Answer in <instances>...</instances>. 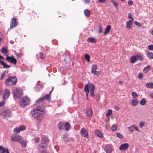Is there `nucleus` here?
<instances>
[{
	"label": "nucleus",
	"instance_id": "774afa93",
	"mask_svg": "<svg viewBox=\"0 0 153 153\" xmlns=\"http://www.w3.org/2000/svg\"><path fill=\"white\" fill-rule=\"evenodd\" d=\"M86 92V98H87V100H88V93H88L87 91H85Z\"/></svg>",
	"mask_w": 153,
	"mask_h": 153
},
{
	"label": "nucleus",
	"instance_id": "603ef678",
	"mask_svg": "<svg viewBox=\"0 0 153 153\" xmlns=\"http://www.w3.org/2000/svg\"><path fill=\"white\" fill-rule=\"evenodd\" d=\"M148 49L149 50L152 51L153 50V45H149L148 47Z\"/></svg>",
	"mask_w": 153,
	"mask_h": 153
},
{
	"label": "nucleus",
	"instance_id": "3c124183",
	"mask_svg": "<svg viewBox=\"0 0 153 153\" xmlns=\"http://www.w3.org/2000/svg\"><path fill=\"white\" fill-rule=\"evenodd\" d=\"M5 71H4L1 75V79H3V78L4 77V76H5L6 75V73H5Z\"/></svg>",
	"mask_w": 153,
	"mask_h": 153
},
{
	"label": "nucleus",
	"instance_id": "864d4df0",
	"mask_svg": "<svg viewBox=\"0 0 153 153\" xmlns=\"http://www.w3.org/2000/svg\"><path fill=\"white\" fill-rule=\"evenodd\" d=\"M40 138L39 137H36L35 139V142L38 143L39 142Z\"/></svg>",
	"mask_w": 153,
	"mask_h": 153
},
{
	"label": "nucleus",
	"instance_id": "2eb2a0df",
	"mask_svg": "<svg viewBox=\"0 0 153 153\" xmlns=\"http://www.w3.org/2000/svg\"><path fill=\"white\" fill-rule=\"evenodd\" d=\"M41 143L47 144L48 143L49 140L47 137L45 136H43L41 137Z\"/></svg>",
	"mask_w": 153,
	"mask_h": 153
},
{
	"label": "nucleus",
	"instance_id": "9d476101",
	"mask_svg": "<svg viewBox=\"0 0 153 153\" xmlns=\"http://www.w3.org/2000/svg\"><path fill=\"white\" fill-rule=\"evenodd\" d=\"M10 92L9 90L5 89L3 94V98L4 100L7 98L10 95Z\"/></svg>",
	"mask_w": 153,
	"mask_h": 153
},
{
	"label": "nucleus",
	"instance_id": "aec40b11",
	"mask_svg": "<svg viewBox=\"0 0 153 153\" xmlns=\"http://www.w3.org/2000/svg\"><path fill=\"white\" fill-rule=\"evenodd\" d=\"M151 70L150 66V65H148L147 66L145 67L143 71L145 73H146L149 71Z\"/></svg>",
	"mask_w": 153,
	"mask_h": 153
},
{
	"label": "nucleus",
	"instance_id": "8fccbe9b",
	"mask_svg": "<svg viewBox=\"0 0 153 153\" xmlns=\"http://www.w3.org/2000/svg\"><path fill=\"white\" fill-rule=\"evenodd\" d=\"M143 74L141 73H139L138 76V78L140 79H142L143 78Z\"/></svg>",
	"mask_w": 153,
	"mask_h": 153
},
{
	"label": "nucleus",
	"instance_id": "bf43d9fd",
	"mask_svg": "<svg viewBox=\"0 0 153 153\" xmlns=\"http://www.w3.org/2000/svg\"><path fill=\"white\" fill-rule=\"evenodd\" d=\"M110 29H105V30L104 32V34L105 35H106L108 34V33L110 31Z\"/></svg>",
	"mask_w": 153,
	"mask_h": 153
},
{
	"label": "nucleus",
	"instance_id": "a878e982",
	"mask_svg": "<svg viewBox=\"0 0 153 153\" xmlns=\"http://www.w3.org/2000/svg\"><path fill=\"white\" fill-rule=\"evenodd\" d=\"M63 139L65 142H68L69 140L68 136L67 134H64L63 136Z\"/></svg>",
	"mask_w": 153,
	"mask_h": 153
},
{
	"label": "nucleus",
	"instance_id": "49530a36",
	"mask_svg": "<svg viewBox=\"0 0 153 153\" xmlns=\"http://www.w3.org/2000/svg\"><path fill=\"white\" fill-rule=\"evenodd\" d=\"M117 136L120 139L123 138V135L120 133H117Z\"/></svg>",
	"mask_w": 153,
	"mask_h": 153
},
{
	"label": "nucleus",
	"instance_id": "a18cd8bd",
	"mask_svg": "<svg viewBox=\"0 0 153 153\" xmlns=\"http://www.w3.org/2000/svg\"><path fill=\"white\" fill-rule=\"evenodd\" d=\"M134 23L135 25L139 26L140 27L142 25V24L138 22L137 21H135Z\"/></svg>",
	"mask_w": 153,
	"mask_h": 153
},
{
	"label": "nucleus",
	"instance_id": "6e6552de",
	"mask_svg": "<svg viewBox=\"0 0 153 153\" xmlns=\"http://www.w3.org/2000/svg\"><path fill=\"white\" fill-rule=\"evenodd\" d=\"M47 146V145L46 144L40 143L38 146V149L40 151L43 152Z\"/></svg>",
	"mask_w": 153,
	"mask_h": 153
},
{
	"label": "nucleus",
	"instance_id": "423d86ee",
	"mask_svg": "<svg viewBox=\"0 0 153 153\" xmlns=\"http://www.w3.org/2000/svg\"><path fill=\"white\" fill-rule=\"evenodd\" d=\"M10 111L9 109H6L3 111L0 115L4 118L9 117L10 115Z\"/></svg>",
	"mask_w": 153,
	"mask_h": 153
},
{
	"label": "nucleus",
	"instance_id": "c9c22d12",
	"mask_svg": "<svg viewBox=\"0 0 153 153\" xmlns=\"http://www.w3.org/2000/svg\"><path fill=\"white\" fill-rule=\"evenodd\" d=\"M6 149H4L2 146H0V153H5Z\"/></svg>",
	"mask_w": 153,
	"mask_h": 153
},
{
	"label": "nucleus",
	"instance_id": "7ed1b4c3",
	"mask_svg": "<svg viewBox=\"0 0 153 153\" xmlns=\"http://www.w3.org/2000/svg\"><path fill=\"white\" fill-rule=\"evenodd\" d=\"M30 103V100L27 97H23L20 100L19 104L22 107L28 105Z\"/></svg>",
	"mask_w": 153,
	"mask_h": 153
},
{
	"label": "nucleus",
	"instance_id": "f3484780",
	"mask_svg": "<svg viewBox=\"0 0 153 153\" xmlns=\"http://www.w3.org/2000/svg\"><path fill=\"white\" fill-rule=\"evenodd\" d=\"M70 125L69 123L66 122L64 125V129L66 131H68L70 129Z\"/></svg>",
	"mask_w": 153,
	"mask_h": 153
},
{
	"label": "nucleus",
	"instance_id": "37998d69",
	"mask_svg": "<svg viewBox=\"0 0 153 153\" xmlns=\"http://www.w3.org/2000/svg\"><path fill=\"white\" fill-rule=\"evenodd\" d=\"M4 36L1 32H0V42H2L4 41Z\"/></svg>",
	"mask_w": 153,
	"mask_h": 153
},
{
	"label": "nucleus",
	"instance_id": "39448f33",
	"mask_svg": "<svg viewBox=\"0 0 153 153\" xmlns=\"http://www.w3.org/2000/svg\"><path fill=\"white\" fill-rule=\"evenodd\" d=\"M13 93L14 96L17 98L20 97L23 94L22 91L17 88L14 90L13 91Z\"/></svg>",
	"mask_w": 153,
	"mask_h": 153
},
{
	"label": "nucleus",
	"instance_id": "7c9ffc66",
	"mask_svg": "<svg viewBox=\"0 0 153 153\" xmlns=\"http://www.w3.org/2000/svg\"><path fill=\"white\" fill-rule=\"evenodd\" d=\"M112 113V111L111 109H109L108 112L106 114V116L107 117H109Z\"/></svg>",
	"mask_w": 153,
	"mask_h": 153
},
{
	"label": "nucleus",
	"instance_id": "c756f323",
	"mask_svg": "<svg viewBox=\"0 0 153 153\" xmlns=\"http://www.w3.org/2000/svg\"><path fill=\"white\" fill-rule=\"evenodd\" d=\"M84 13L87 17H88L90 15V12L88 10L86 9L84 11Z\"/></svg>",
	"mask_w": 153,
	"mask_h": 153
},
{
	"label": "nucleus",
	"instance_id": "4d7b16f0",
	"mask_svg": "<svg viewBox=\"0 0 153 153\" xmlns=\"http://www.w3.org/2000/svg\"><path fill=\"white\" fill-rule=\"evenodd\" d=\"M92 73L94 74L96 76H98L100 75V73L99 72L96 71Z\"/></svg>",
	"mask_w": 153,
	"mask_h": 153
},
{
	"label": "nucleus",
	"instance_id": "20e7f679",
	"mask_svg": "<svg viewBox=\"0 0 153 153\" xmlns=\"http://www.w3.org/2000/svg\"><path fill=\"white\" fill-rule=\"evenodd\" d=\"M89 88L90 89V91L94 90L95 88V86L92 83H89L88 84H86L85 85L84 90L85 91H87L88 93H89Z\"/></svg>",
	"mask_w": 153,
	"mask_h": 153
},
{
	"label": "nucleus",
	"instance_id": "de8ad7c7",
	"mask_svg": "<svg viewBox=\"0 0 153 153\" xmlns=\"http://www.w3.org/2000/svg\"><path fill=\"white\" fill-rule=\"evenodd\" d=\"M117 125H114L112 126V130L113 131H115L116 130L117 128Z\"/></svg>",
	"mask_w": 153,
	"mask_h": 153
},
{
	"label": "nucleus",
	"instance_id": "e433bc0d",
	"mask_svg": "<svg viewBox=\"0 0 153 153\" xmlns=\"http://www.w3.org/2000/svg\"><path fill=\"white\" fill-rule=\"evenodd\" d=\"M12 57H13V56H7L6 58V59L8 62H11V61H12Z\"/></svg>",
	"mask_w": 153,
	"mask_h": 153
},
{
	"label": "nucleus",
	"instance_id": "cd10ccee",
	"mask_svg": "<svg viewBox=\"0 0 153 153\" xmlns=\"http://www.w3.org/2000/svg\"><path fill=\"white\" fill-rule=\"evenodd\" d=\"M146 86V87L148 88H153V83H147Z\"/></svg>",
	"mask_w": 153,
	"mask_h": 153
},
{
	"label": "nucleus",
	"instance_id": "a19ab883",
	"mask_svg": "<svg viewBox=\"0 0 153 153\" xmlns=\"http://www.w3.org/2000/svg\"><path fill=\"white\" fill-rule=\"evenodd\" d=\"M20 131H23L26 129V128L24 126H22L19 127Z\"/></svg>",
	"mask_w": 153,
	"mask_h": 153
},
{
	"label": "nucleus",
	"instance_id": "6ab92c4d",
	"mask_svg": "<svg viewBox=\"0 0 153 153\" xmlns=\"http://www.w3.org/2000/svg\"><path fill=\"white\" fill-rule=\"evenodd\" d=\"M8 52L7 49L6 48L4 47L1 49V52L4 55H6L7 56H8L7 54Z\"/></svg>",
	"mask_w": 153,
	"mask_h": 153
},
{
	"label": "nucleus",
	"instance_id": "f03ea898",
	"mask_svg": "<svg viewBox=\"0 0 153 153\" xmlns=\"http://www.w3.org/2000/svg\"><path fill=\"white\" fill-rule=\"evenodd\" d=\"M17 79L16 76L8 77L5 81L4 83L6 85L11 86L15 85L17 82Z\"/></svg>",
	"mask_w": 153,
	"mask_h": 153
},
{
	"label": "nucleus",
	"instance_id": "4468645a",
	"mask_svg": "<svg viewBox=\"0 0 153 153\" xmlns=\"http://www.w3.org/2000/svg\"><path fill=\"white\" fill-rule=\"evenodd\" d=\"M86 113L87 116L91 117L93 114V111L91 108H87L86 110Z\"/></svg>",
	"mask_w": 153,
	"mask_h": 153
},
{
	"label": "nucleus",
	"instance_id": "f704fd0d",
	"mask_svg": "<svg viewBox=\"0 0 153 153\" xmlns=\"http://www.w3.org/2000/svg\"><path fill=\"white\" fill-rule=\"evenodd\" d=\"M111 1L115 7H118V4L117 2H116L115 0H111Z\"/></svg>",
	"mask_w": 153,
	"mask_h": 153
},
{
	"label": "nucleus",
	"instance_id": "6e6d98bb",
	"mask_svg": "<svg viewBox=\"0 0 153 153\" xmlns=\"http://www.w3.org/2000/svg\"><path fill=\"white\" fill-rule=\"evenodd\" d=\"M145 125V123L143 122H141L140 123V126L141 128H142Z\"/></svg>",
	"mask_w": 153,
	"mask_h": 153
},
{
	"label": "nucleus",
	"instance_id": "ea45409f",
	"mask_svg": "<svg viewBox=\"0 0 153 153\" xmlns=\"http://www.w3.org/2000/svg\"><path fill=\"white\" fill-rule=\"evenodd\" d=\"M128 17L129 18L131 19V20H131V21H133L134 20V19L132 16V15L131 13H129L128 14Z\"/></svg>",
	"mask_w": 153,
	"mask_h": 153
},
{
	"label": "nucleus",
	"instance_id": "0eeeda50",
	"mask_svg": "<svg viewBox=\"0 0 153 153\" xmlns=\"http://www.w3.org/2000/svg\"><path fill=\"white\" fill-rule=\"evenodd\" d=\"M18 22L17 18L15 17L11 19L10 24V29L14 28L17 25Z\"/></svg>",
	"mask_w": 153,
	"mask_h": 153
},
{
	"label": "nucleus",
	"instance_id": "e2e57ef3",
	"mask_svg": "<svg viewBox=\"0 0 153 153\" xmlns=\"http://www.w3.org/2000/svg\"><path fill=\"white\" fill-rule=\"evenodd\" d=\"M133 125L134 126H133L134 129H135L136 131H140V130L136 127L134 125Z\"/></svg>",
	"mask_w": 153,
	"mask_h": 153
},
{
	"label": "nucleus",
	"instance_id": "f8f14e48",
	"mask_svg": "<svg viewBox=\"0 0 153 153\" xmlns=\"http://www.w3.org/2000/svg\"><path fill=\"white\" fill-rule=\"evenodd\" d=\"M129 147V145L128 143H126L121 145L119 149L120 150H126Z\"/></svg>",
	"mask_w": 153,
	"mask_h": 153
},
{
	"label": "nucleus",
	"instance_id": "bb28decb",
	"mask_svg": "<svg viewBox=\"0 0 153 153\" xmlns=\"http://www.w3.org/2000/svg\"><path fill=\"white\" fill-rule=\"evenodd\" d=\"M84 57L85 59L88 62H90V57L89 55L87 54H85L84 55Z\"/></svg>",
	"mask_w": 153,
	"mask_h": 153
},
{
	"label": "nucleus",
	"instance_id": "412c9836",
	"mask_svg": "<svg viewBox=\"0 0 153 153\" xmlns=\"http://www.w3.org/2000/svg\"><path fill=\"white\" fill-rule=\"evenodd\" d=\"M138 101L137 100V99H135L134 100H133L132 101V104L134 106H136L137 104H138Z\"/></svg>",
	"mask_w": 153,
	"mask_h": 153
},
{
	"label": "nucleus",
	"instance_id": "338daca9",
	"mask_svg": "<svg viewBox=\"0 0 153 153\" xmlns=\"http://www.w3.org/2000/svg\"><path fill=\"white\" fill-rule=\"evenodd\" d=\"M111 26L110 25H108L107 26L105 29H111Z\"/></svg>",
	"mask_w": 153,
	"mask_h": 153
},
{
	"label": "nucleus",
	"instance_id": "1a4fd4ad",
	"mask_svg": "<svg viewBox=\"0 0 153 153\" xmlns=\"http://www.w3.org/2000/svg\"><path fill=\"white\" fill-rule=\"evenodd\" d=\"M21 139L22 137L19 135H12L11 137V140L14 142H20L21 140Z\"/></svg>",
	"mask_w": 153,
	"mask_h": 153
},
{
	"label": "nucleus",
	"instance_id": "79ce46f5",
	"mask_svg": "<svg viewBox=\"0 0 153 153\" xmlns=\"http://www.w3.org/2000/svg\"><path fill=\"white\" fill-rule=\"evenodd\" d=\"M132 95L133 96V98H136L137 96V94L135 92H133L132 93Z\"/></svg>",
	"mask_w": 153,
	"mask_h": 153
},
{
	"label": "nucleus",
	"instance_id": "2f4dec72",
	"mask_svg": "<svg viewBox=\"0 0 153 153\" xmlns=\"http://www.w3.org/2000/svg\"><path fill=\"white\" fill-rule=\"evenodd\" d=\"M133 125H132L131 126H129V127H128V130H129L130 132H131V133H133V132H134V131H133Z\"/></svg>",
	"mask_w": 153,
	"mask_h": 153
},
{
	"label": "nucleus",
	"instance_id": "0e129e2a",
	"mask_svg": "<svg viewBox=\"0 0 153 153\" xmlns=\"http://www.w3.org/2000/svg\"><path fill=\"white\" fill-rule=\"evenodd\" d=\"M106 0H98L99 2H101L103 3H105L106 2Z\"/></svg>",
	"mask_w": 153,
	"mask_h": 153
},
{
	"label": "nucleus",
	"instance_id": "052dcab7",
	"mask_svg": "<svg viewBox=\"0 0 153 153\" xmlns=\"http://www.w3.org/2000/svg\"><path fill=\"white\" fill-rule=\"evenodd\" d=\"M85 4H88L89 3L90 0H83Z\"/></svg>",
	"mask_w": 153,
	"mask_h": 153
},
{
	"label": "nucleus",
	"instance_id": "c85d7f7f",
	"mask_svg": "<svg viewBox=\"0 0 153 153\" xmlns=\"http://www.w3.org/2000/svg\"><path fill=\"white\" fill-rule=\"evenodd\" d=\"M147 56L149 59H153V53L151 52L147 54Z\"/></svg>",
	"mask_w": 153,
	"mask_h": 153
},
{
	"label": "nucleus",
	"instance_id": "dca6fc26",
	"mask_svg": "<svg viewBox=\"0 0 153 153\" xmlns=\"http://www.w3.org/2000/svg\"><path fill=\"white\" fill-rule=\"evenodd\" d=\"M58 127L59 130H63L64 128V123L62 122H60L58 125Z\"/></svg>",
	"mask_w": 153,
	"mask_h": 153
},
{
	"label": "nucleus",
	"instance_id": "5fc2aeb1",
	"mask_svg": "<svg viewBox=\"0 0 153 153\" xmlns=\"http://www.w3.org/2000/svg\"><path fill=\"white\" fill-rule=\"evenodd\" d=\"M39 54L40 55V57L41 58L43 59L45 58V57L43 55V53L42 52H40L39 53Z\"/></svg>",
	"mask_w": 153,
	"mask_h": 153
},
{
	"label": "nucleus",
	"instance_id": "473e14b6",
	"mask_svg": "<svg viewBox=\"0 0 153 153\" xmlns=\"http://www.w3.org/2000/svg\"><path fill=\"white\" fill-rule=\"evenodd\" d=\"M146 102L144 98L142 99L140 101V104L142 105H144L146 103Z\"/></svg>",
	"mask_w": 153,
	"mask_h": 153
},
{
	"label": "nucleus",
	"instance_id": "58836bf2",
	"mask_svg": "<svg viewBox=\"0 0 153 153\" xmlns=\"http://www.w3.org/2000/svg\"><path fill=\"white\" fill-rule=\"evenodd\" d=\"M11 63H13L14 65H15L17 63V60L13 56Z\"/></svg>",
	"mask_w": 153,
	"mask_h": 153
},
{
	"label": "nucleus",
	"instance_id": "72a5a7b5",
	"mask_svg": "<svg viewBox=\"0 0 153 153\" xmlns=\"http://www.w3.org/2000/svg\"><path fill=\"white\" fill-rule=\"evenodd\" d=\"M136 56L137 61H141L143 59V57L142 56L139 55H136Z\"/></svg>",
	"mask_w": 153,
	"mask_h": 153
},
{
	"label": "nucleus",
	"instance_id": "5701e85b",
	"mask_svg": "<svg viewBox=\"0 0 153 153\" xmlns=\"http://www.w3.org/2000/svg\"><path fill=\"white\" fill-rule=\"evenodd\" d=\"M95 133L98 136L100 137H103L102 134L98 130L96 131Z\"/></svg>",
	"mask_w": 153,
	"mask_h": 153
},
{
	"label": "nucleus",
	"instance_id": "4c0bfd02",
	"mask_svg": "<svg viewBox=\"0 0 153 153\" xmlns=\"http://www.w3.org/2000/svg\"><path fill=\"white\" fill-rule=\"evenodd\" d=\"M20 143L22 146L23 147H25L27 145V143L25 141H20Z\"/></svg>",
	"mask_w": 153,
	"mask_h": 153
},
{
	"label": "nucleus",
	"instance_id": "ddd939ff",
	"mask_svg": "<svg viewBox=\"0 0 153 153\" xmlns=\"http://www.w3.org/2000/svg\"><path fill=\"white\" fill-rule=\"evenodd\" d=\"M112 150V147L109 145H106L104 148V150L106 153H111Z\"/></svg>",
	"mask_w": 153,
	"mask_h": 153
},
{
	"label": "nucleus",
	"instance_id": "c03bdc74",
	"mask_svg": "<svg viewBox=\"0 0 153 153\" xmlns=\"http://www.w3.org/2000/svg\"><path fill=\"white\" fill-rule=\"evenodd\" d=\"M13 131L14 132L17 133H19L20 132L19 129V128H14Z\"/></svg>",
	"mask_w": 153,
	"mask_h": 153
},
{
	"label": "nucleus",
	"instance_id": "b1692460",
	"mask_svg": "<svg viewBox=\"0 0 153 153\" xmlns=\"http://www.w3.org/2000/svg\"><path fill=\"white\" fill-rule=\"evenodd\" d=\"M97 66L96 65H92V69L91 70V73H92L94 71H96L97 69Z\"/></svg>",
	"mask_w": 153,
	"mask_h": 153
},
{
	"label": "nucleus",
	"instance_id": "a211bd4d",
	"mask_svg": "<svg viewBox=\"0 0 153 153\" xmlns=\"http://www.w3.org/2000/svg\"><path fill=\"white\" fill-rule=\"evenodd\" d=\"M87 41L88 42H90L91 43H96L97 42V40L94 38L91 37L88 39Z\"/></svg>",
	"mask_w": 153,
	"mask_h": 153
},
{
	"label": "nucleus",
	"instance_id": "393cba45",
	"mask_svg": "<svg viewBox=\"0 0 153 153\" xmlns=\"http://www.w3.org/2000/svg\"><path fill=\"white\" fill-rule=\"evenodd\" d=\"M131 62L132 63H134L137 61L136 57V56H132L131 58Z\"/></svg>",
	"mask_w": 153,
	"mask_h": 153
},
{
	"label": "nucleus",
	"instance_id": "69168bd1",
	"mask_svg": "<svg viewBox=\"0 0 153 153\" xmlns=\"http://www.w3.org/2000/svg\"><path fill=\"white\" fill-rule=\"evenodd\" d=\"M114 108H115V109L117 111L119 110L120 109L119 107H118L117 106H115L114 107Z\"/></svg>",
	"mask_w": 153,
	"mask_h": 153
},
{
	"label": "nucleus",
	"instance_id": "13d9d810",
	"mask_svg": "<svg viewBox=\"0 0 153 153\" xmlns=\"http://www.w3.org/2000/svg\"><path fill=\"white\" fill-rule=\"evenodd\" d=\"M133 4V2L132 0L129 1L128 2V4L129 6H132Z\"/></svg>",
	"mask_w": 153,
	"mask_h": 153
},
{
	"label": "nucleus",
	"instance_id": "4be33fe9",
	"mask_svg": "<svg viewBox=\"0 0 153 153\" xmlns=\"http://www.w3.org/2000/svg\"><path fill=\"white\" fill-rule=\"evenodd\" d=\"M132 21L131 20H129L126 24L127 27L128 28H131L132 26Z\"/></svg>",
	"mask_w": 153,
	"mask_h": 153
},
{
	"label": "nucleus",
	"instance_id": "f257e3e1",
	"mask_svg": "<svg viewBox=\"0 0 153 153\" xmlns=\"http://www.w3.org/2000/svg\"><path fill=\"white\" fill-rule=\"evenodd\" d=\"M44 99H46L48 101H50L51 98L49 94H46L43 97L40 98L36 100L37 104L38 105L31 111L32 117L36 119L39 122L42 121L43 117L42 114L45 113V111L41 106L38 105L39 103H41Z\"/></svg>",
	"mask_w": 153,
	"mask_h": 153
},
{
	"label": "nucleus",
	"instance_id": "680f3d73",
	"mask_svg": "<svg viewBox=\"0 0 153 153\" xmlns=\"http://www.w3.org/2000/svg\"><path fill=\"white\" fill-rule=\"evenodd\" d=\"M5 103L4 101H2L1 102H0V106H3Z\"/></svg>",
	"mask_w": 153,
	"mask_h": 153
},
{
	"label": "nucleus",
	"instance_id": "09e8293b",
	"mask_svg": "<svg viewBox=\"0 0 153 153\" xmlns=\"http://www.w3.org/2000/svg\"><path fill=\"white\" fill-rule=\"evenodd\" d=\"M90 95L92 97H94L95 94L94 90L90 91Z\"/></svg>",
	"mask_w": 153,
	"mask_h": 153
},
{
	"label": "nucleus",
	"instance_id": "9b49d317",
	"mask_svg": "<svg viewBox=\"0 0 153 153\" xmlns=\"http://www.w3.org/2000/svg\"><path fill=\"white\" fill-rule=\"evenodd\" d=\"M81 135L85 137H88V133L85 128L81 129Z\"/></svg>",
	"mask_w": 153,
	"mask_h": 153
}]
</instances>
